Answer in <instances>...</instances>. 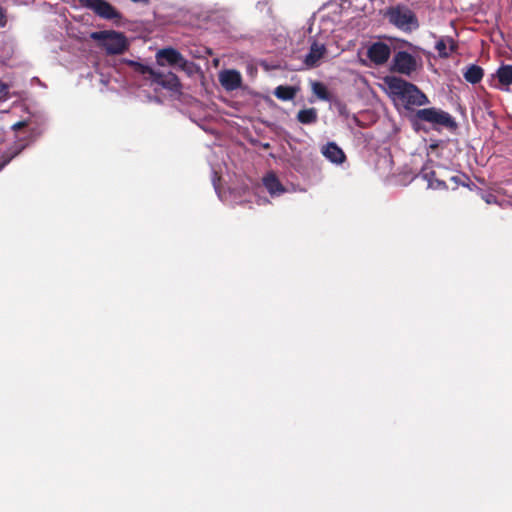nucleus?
Here are the masks:
<instances>
[{"label": "nucleus", "instance_id": "obj_1", "mask_svg": "<svg viewBox=\"0 0 512 512\" xmlns=\"http://www.w3.org/2000/svg\"><path fill=\"white\" fill-rule=\"evenodd\" d=\"M385 84L396 105H402L405 110L416 111L415 106L430 103L428 97L414 84L398 77H386Z\"/></svg>", "mask_w": 512, "mask_h": 512}, {"label": "nucleus", "instance_id": "obj_2", "mask_svg": "<svg viewBox=\"0 0 512 512\" xmlns=\"http://www.w3.org/2000/svg\"><path fill=\"white\" fill-rule=\"evenodd\" d=\"M409 121L416 132H428L430 129L440 131L442 129L455 130L457 122L446 111L436 107L418 109L410 113Z\"/></svg>", "mask_w": 512, "mask_h": 512}, {"label": "nucleus", "instance_id": "obj_3", "mask_svg": "<svg viewBox=\"0 0 512 512\" xmlns=\"http://www.w3.org/2000/svg\"><path fill=\"white\" fill-rule=\"evenodd\" d=\"M385 17L390 24L405 33L417 30L420 26L415 12L405 4H397L387 8Z\"/></svg>", "mask_w": 512, "mask_h": 512}, {"label": "nucleus", "instance_id": "obj_4", "mask_svg": "<svg viewBox=\"0 0 512 512\" xmlns=\"http://www.w3.org/2000/svg\"><path fill=\"white\" fill-rule=\"evenodd\" d=\"M125 65V73L133 72L138 75L149 76L152 79V82L172 91H177L180 87V83L177 76L171 72L167 74L158 73L153 71L149 67H146L138 62L131 60L125 61Z\"/></svg>", "mask_w": 512, "mask_h": 512}, {"label": "nucleus", "instance_id": "obj_5", "mask_svg": "<svg viewBox=\"0 0 512 512\" xmlns=\"http://www.w3.org/2000/svg\"><path fill=\"white\" fill-rule=\"evenodd\" d=\"M90 38L97 41L108 54H121L129 46L125 35L113 30L95 31L90 34Z\"/></svg>", "mask_w": 512, "mask_h": 512}, {"label": "nucleus", "instance_id": "obj_6", "mask_svg": "<svg viewBox=\"0 0 512 512\" xmlns=\"http://www.w3.org/2000/svg\"><path fill=\"white\" fill-rule=\"evenodd\" d=\"M327 53L326 44L320 40H312L308 52L303 57L306 69L318 67Z\"/></svg>", "mask_w": 512, "mask_h": 512}, {"label": "nucleus", "instance_id": "obj_7", "mask_svg": "<svg viewBox=\"0 0 512 512\" xmlns=\"http://www.w3.org/2000/svg\"><path fill=\"white\" fill-rule=\"evenodd\" d=\"M80 3L101 18L112 20L119 17L116 9L105 0H80Z\"/></svg>", "mask_w": 512, "mask_h": 512}, {"label": "nucleus", "instance_id": "obj_8", "mask_svg": "<svg viewBox=\"0 0 512 512\" xmlns=\"http://www.w3.org/2000/svg\"><path fill=\"white\" fill-rule=\"evenodd\" d=\"M417 62L414 56L406 51H399L393 57V70L405 74L410 75L412 72L416 70Z\"/></svg>", "mask_w": 512, "mask_h": 512}, {"label": "nucleus", "instance_id": "obj_9", "mask_svg": "<svg viewBox=\"0 0 512 512\" xmlns=\"http://www.w3.org/2000/svg\"><path fill=\"white\" fill-rule=\"evenodd\" d=\"M391 55L390 45L378 41L372 43L367 49V57L377 66L385 64Z\"/></svg>", "mask_w": 512, "mask_h": 512}, {"label": "nucleus", "instance_id": "obj_10", "mask_svg": "<svg viewBox=\"0 0 512 512\" xmlns=\"http://www.w3.org/2000/svg\"><path fill=\"white\" fill-rule=\"evenodd\" d=\"M321 155L331 164L340 166L346 161V155L342 148L334 141H329L320 146Z\"/></svg>", "mask_w": 512, "mask_h": 512}, {"label": "nucleus", "instance_id": "obj_11", "mask_svg": "<svg viewBox=\"0 0 512 512\" xmlns=\"http://www.w3.org/2000/svg\"><path fill=\"white\" fill-rule=\"evenodd\" d=\"M157 63L161 66L169 64L184 69L187 65V61L184 57L173 48H164L156 53Z\"/></svg>", "mask_w": 512, "mask_h": 512}, {"label": "nucleus", "instance_id": "obj_12", "mask_svg": "<svg viewBox=\"0 0 512 512\" xmlns=\"http://www.w3.org/2000/svg\"><path fill=\"white\" fill-rule=\"evenodd\" d=\"M219 82L226 91H234L240 88L242 77L237 70L227 69L219 73Z\"/></svg>", "mask_w": 512, "mask_h": 512}, {"label": "nucleus", "instance_id": "obj_13", "mask_svg": "<svg viewBox=\"0 0 512 512\" xmlns=\"http://www.w3.org/2000/svg\"><path fill=\"white\" fill-rule=\"evenodd\" d=\"M435 49L441 58H448L454 51H456L457 43L450 36H442L437 40Z\"/></svg>", "mask_w": 512, "mask_h": 512}, {"label": "nucleus", "instance_id": "obj_14", "mask_svg": "<svg viewBox=\"0 0 512 512\" xmlns=\"http://www.w3.org/2000/svg\"><path fill=\"white\" fill-rule=\"evenodd\" d=\"M263 185L272 197L280 196L286 191L274 173H268L263 178Z\"/></svg>", "mask_w": 512, "mask_h": 512}, {"label": "nucleus", "instance_id": "obj_15", "mask_svg": "<svg viewBox=\"0 0 512 512\" xmlns=\"http://www.w3.org/2000/svg\"><path fill=\"white\" fill-rule=\"evenodd\" d=\"M421 177L427 181V186L429 189L432 190H447L448 186L447 184L436 177L435 171H423L421 173Z\"/></svg>", "mask_w": 512, "mask_h": 512}, {"label": "nucleus", "instance_id": "obj_16", "mask_svg": "<svg viewBox=\"0 0 512 512\" xmlns=\"http://www.w3.org/2000/svg\"><path fill=\"white\" fill-rule=\"evenodd\" d=\"M483 69L475 64H471L467 67L466 71L464 72V78L467 82L471 84H476L481 81L483 78Z\"/></svg>", "mask_w": 512, "mask_h": 512}, {"label": "nucleus", "instance_id": "obj_17", "mask_svg": "<svg viewBox=\"0 0 512 512\" xmlns=\"http://www.w3.org/2000/svg\"><path fill=\"white\" fill-rule=\"evenodd\" d=\"M298 89L293 86H277L274 90V95L282 101L293 100L297 94Z\"/></svg>", "mask_w": 512, "mask_h": 512}, {"label": "nucleus", "instance_id": "obj_18", "mask_svg": "<svg viewBox=\"0 0 512 512\" xmlns=\"http://www.w3.org/2000/svg\"><path fill=\"white\" fill-rule=\"evenodd\" d=\"M317 119L318 115L315 108L302 109L297 114V120L302 124H313Z\"/></svg>", "mask_w": 512, "mask_h": 512}, {"label": "nucleus", "instance_id": "obj_19", "mask_svg": "<svg viewBox=\"0 0 512 512\" xmlns=\"http://www.w3.org/2000/svg\"><path fill=\"white\" fill-rule=\"evenodd\" d=\"M497 77L501 84L511 85L512 84V66L504 65L497 70Z\"/></svg>", "mask_w": 512, "mask_h": 512}, {"label": "nucleus", "instance_id": "obj_20", "mask_svg": "<svg viewBox=\"0 0 512 512\" xmlns=\"http://www.w3.org/2000/svg\"><path fill=\"white\" fill-rule=\"evenodd\" d=\"M24 148L23 145H19L13 149H11L7 153H0V170L7 165L16 155H18L21 150Z\"/></svg>", "mask_w": 512, "mask_h": 512}, {"label": "nucleus", "instance_id": "obj_21", "mask_svg": "<svg viewBox=\"0 0 512 512\" xmlns=\"http://www.w3.org/2000/svg\"><path fill=\"white\" fill-rule=\"evenodd\" d=\"M312 91L319 99L329 100V93L322 83L314 82L312 84Z\"/></svg>", "mask_w": 512, "mask_h": 512}, {"label": "nucleus", "instance_id": "obj_22", "mask_svg": "<svg viewBox=\"0 0 512 512\" xmlns=\"http://www.w3.org/2000/svg\"><path fill=\"white\" fill-rule=\"evenodd\" d=\"M9 98V86L0 81V102Z\"/></svg>", "mask_w": 512, "mask_h": 512}, {"label": "nucleus", "instance_id": "obj_23", "mask_svg": "<svg viewBox=\"0 0 512 512\" xmlns=\"http://www.w3.org/2000/svg\"><path fill=\"white\" fill-rule=\"evenodd\" d=\"M462 177L467 178L466 175H462V176L454 175V176L450 177V181H452L456 186H459V185L466 186V183L463 182L461 179Z\"/></svg>", "mask_w": 512, "mask_h": 512}, {"label": "nucleus", "instance_id": "obj_24", "mask_svg": "<svg viewBox=\"0 0 512 512\" xmlns=\"http://www.w3.org/2000/svg\"><path fill=\"white\" fill-rule=\"evenodd\" d=\"M217 180H218L217 173L214 171L213 172L212 183H213V186H214V189H215L216 193L218 194V197L222 200V197H221V194H220V191H219V187L217 185Z\"/></svg>", "mask_w": 512, "mask_h": 512}, {"label": "nucleus", "instance_id": "obj_25", "mask_svg": "<svg viewBox=\"0 0 512 512\" xmlns=\"http://www.w3.org/2000/svg\"><path fill=\"white\" fill-rule=\"evenodd\" d=\"M6 24V15L4 9L0 6V26L4 27Z\"/></svg>", "mask_w": 512, "mask_h": 512}, {"label": "nucleus", "instance_id": "obj_26", "mask_svg": "<svg viewBox=\"0 0 512 512\" xmlns=\"http://www.w3.org/2000/svg\"><path fill=\"white\" fill-rule=\"evenodd\" d=\"M23 125H24V123H23V122H18V123H16V124H14V125H13V128H14V129H16V128H20V127H22Z\"/></svg>", "mask_w": 512, "mask_h": 512}, {"label": "nucleus", "instance_id": "obj_27", "mask_svg": "<svg viewBox=\"0 0 512 512\" xmlns=\"http://www.w3.org/2000/svg\"><path fill=\"white\" fill-rule=\"evenodd\" d=\"M100 81H101L104 85H108V84L110 83V80L105 79V78H103V77L101 78V80H100Z\"/></svg>", "mask_w": 512, "mask_h": 512}, {"label": "nucleus", "instance_id": "obj_28", "mask_svg": "<svg viewBox=\"0 0 512 512\" xmlns=\"http://www.w3.org/2000/svg\"><path fill=\"white\" fill-rule=\"evenodd\" d=\"M130 81L128 79H125V85H130Z\"/></svg>", "mask_w": 512, "mask_h": 512}]
</instances>
